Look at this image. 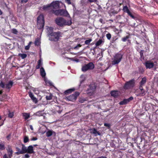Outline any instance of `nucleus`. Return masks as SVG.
I'll list each match as a JSON object with an SVG mask.
<instances>
[{"label": "nucleus", "mask_w": 158, "mask_h": 158, "mask_svg": "<svg viewBox=\"0 0 158 158\" xmlns=\"http://www.w3.org/2000/svg\"><path fill=\"white\" fill-rule=\"evenodd\" d=\"M30 128L31 129H33L31 125L30 126Z\"/></svg>", "instance_id": "nucleus-64"}, {"label": "nucleus", "mask_w": 158, "mask_h": 158, "mask_svg": "<svg viewBox=\"0 0 158 158\" xmlns=\"http://www.w3.org/2000/svg\"><path fill=\"white\" fill-rule=\"evenodd\" d=\"M2 10L0 9V15H1L2 14Z\"/></svg>", "instance_id": "nucleus-62"}, {"label": "nucleus", "mask_w": 158, "mask_h": 158, "mask_svg": "<svg viewBox=\"0 0 158 158\" xmlns=\"http://www.w3.org/2000/svg\"><path fill=\"white\" fill-rule=\"evenodd\" d=\"M7 95L6 94H2L0 96V101H4L7 99Z\"/></svg>", "instance_id": "nucleus-26"}, {"label": "nucleus", "mask_w": 158, "mask_h": 158, "mask_svg": "<svg viewBox=\"0 0 158 158\" xmlns=\"http://www.w3.org/2000/svg\"><path fill=\"white\" fill-rule=\"evenodd\" d=\"M92 40L91 38H89L88 40H86L85 42V44L86 45H89L91 42L92 41Z\"/></svg>", "instance_id": "nucleus-33"}, {"label": "nucleus", "mask_w": 158, "mask_h": 158, "mask_svg": "<svg viewBox=\"0 0 158 158\" xmlns=\"http://www.w3.org/2000/svg\"><path fill=\"white\" fill-rule=\"evenodd\" d=\"M143 52L144 51L143 50H141L139 52L140 58H144V57L143 56Z\"/></svg>", "instance_id": "nucleus-45"}, {"label": "nucleus", "mask_w": 158, "mask_h": 158, "mask_svg": "<svg viewBox=\"0 0 158 158\" xmlns=\"http://www.w3.org/2000/svg\"><path fill=\"white\" fill-rule=\"evenodd\" d=\"M133 99V98L131 96L128 99H124L123 101L120 102L119 104L120 105H125Z\"/></svg>", "instance_id": "nucleus-13"}, {"label": "nucleus", "mask_w": 158, "mask_h": 158, "mask_svg": "<svg viewBox=\"0 0 158 158\" xmlns=\"http://www.w3.org/2000/svg\"><path fill=\"white\" fill-rule=\"evenodd\" d=\"M106 36L108 40H110L111 37V34L110 33L107 34L106 35Z\"/></svg>", "instance_id": "nucleus-47"}, {"label": "nucleus", "mask_w": 158, "mask_h": 158, "mask_svg": "<svg viewBox=\"0 0 158 158\" xmlns=\"http://www.w3.org/2000/svg\"><path fill=\"white\" fill-rule=\"evenodd\" d=\"M49 13L50 14H54L56 16H61L68 17L69 16L68 12L64 9L55 10L53 9L50 10Z\"/></svg>", "instance_id": "nucleus-1"}, {"label": "nucleus", "mask_w": 158, "mask_h": 158, "mask_svg": "<svg viewBox=\"0 0 158 158\" xmlns=\"http://www.w3.org/2000/svg\"><path fill=\"white\" fill-rule=\"evenodd\" d=\"M71 5H72V6H73V10H74V8H75V9H76L75 5L73 3H72Z\"/></svg>", "instance_id": "nucleus-59"}, {"label": "nucleus", "mask_w": 158, "mask_h": 158, "mask_svg": "<svg viewBox=\"0 0 158 158\" xmlns=\"http://www.w3.org/2000/svg\"><path fill=\"white\" fill-rule=\"evenodd\" d=\"M34 44L36 46H38L40 45V42L39 40L38 39H36L35 41Z\"/></svg>", "instance_id": "nucleus-31"}, {"label": "nucleus", "mask_w": 158, "mask_h": 158, "mask_svg": "<svg viewBox=\"0 0 158 158\" xmlns=\"http://www.w3.org/2000/svg\"><path fill=\"white\" fill-rule=\"evenodd\" d=\"M95 67L94 64L92 62H89L82 66L81 70L83 72H85L88 70H92Z\"/></svg>", "instance_id": "nucleus-6"}, {"label": "nucleus", "mask_w": 158, "mask_h": 158, "mask_svg": "<svg viewBox=\"0 0 158 158\" xmlns=\"http://www.w3.org/2000/svg\"><path fill=\"white\" fill-rule=\"evenodd\" d=\"M3 93V91L2 90H0V94H2Z\"/></svg>", "instance_id": "nucleus-63"}, {"label": "nucleus", "mask_w": 158, "mask_h": 158, "mask_svg": "<svg viewBox=\"0 0 158 158\" xmlns=\"http://www.w3.org/2000/svg\"><path fill=\"white\" fill-rule=\"evenodd\" d=\"M67 58L68 59L71 60L72 61L78 62L79 61V60L78 59H75L73 58H69L67 57Z\"/></svg>", "instance_id": "nucleus-40"}, {"label": "nucleus", "mask_w": 158, "mask_h": 158, "mask_svg": "<svg viewBox=\"0 0 158 158\" xmlns=\"http://www.w3.org/2000/svg\"><path fill=\"white\" fill-rule=\"evenodd\" d=\"M47 34L48 36L49 35H50L52 33L54 32H53V28L52 27H47Z\"/></svg>", "instance_id": "nucleus-21"}, {"label": "nucleus", "mask_w": 158, "mask_h": 158, "mask_svg": "<svg viewBox=\"0 0 158 158\" xmlns=\"http://www.w3.org/2000/svg\"><path fill=\"white\" fill-rule=\"evenodd\" d=\"M103 42V41L102 40H99L95 44V45L96 46H98L101 45Z\"/></svg>", "instance_id": "nucleus-32"}, {"label": "nucleus", "mask_w": 158, "mask_h": 158, "mask_svg": "<svg viewBox=\"0 0 158 158\" xmlns=\"http://www.w3.org/2000/svg\"><path fill=\"white\" fill-rule=\"evenodd\" d=\"M10 136L11 135L10 134L6 136V138L8 140H9Z\"/></svg>", "instance_id": "nucleus-57"}, {"label": "nucleus", "mask_w": 158, "mask_h": 158, "mask_svg": "<svg viewBox=\"0 0 158 158\" xmlns=\"http://www.w3.org/2000/svg\"><path fill=\"white\" fill-rule=\"evenodd\" d=\"M98 158H107L106 157H104V156H100V157H99Z\"/></svg>", "instance_id": "nucleus-61"}, {"label": "nucleus", "mask_w": 158, "mask_h": 158, "mask_svg": "<svg viewBox=\"0 0 158 158\" xmlns=\"http://www.w3.org/2000/svg\"><path fill=\"white\" fill-rule=\"evenodd\" d=\"M13 84L14 82L11 80L9 81L6 84L2 81H1L0 83V87L1 88H6L10 90L13 86Z\"/></svg>", "instance_id": "nucleus-7"}, {"label": "nucleus", "mask_w": 158, "mask_h": 158, "mask_svg": "<svg viewBox=\"0 0 158 158\" xmlns=\"http://www.w3.org/2000/svg\"><path fill=\"white\" fill-rule=\"evenodd\" d=\"M40 73L41 76L43 77H44L46 76V73L44 68L42 67L40 69Z\"/></svg>", "instance_id": "nucleus-22"}, {"label": "nucleus", "mask_w": 158, "mask_h": 158, "mask_svg": "<svg viewBox=\"0 0 158 158\" xmlns=\"http://www.w3.org/2000/svg\"><path fill=\"white\" fill-rule=\"evenodd\" d=\"M44 23V18L43 15H40L37 18V28L43 31Z\"/></svg>", "instance_id": "nucleus-4"}, {"label": "nucleus", "mask_w": 158, "mask_h": 158, "mask_svg": "<svg viewBox=\"0 0 158 158\" xmlns=\"http://www.w3.org/2000/svg\"><path fill=\"white\" fill-rule=\"evenodd\" d=\"M5 149V145L2 143H0V150H3Z\"/></svg>", "instance_id": "nucleus-39"}, {"label": "nucleus", "mask_w": 158, "mask_h": 158, "mask_svg": "<svg viewBox=\"0 0 158 158\" xmlns=\"http://www.w3.org/2000/svg\"><path fill=\"white\" fill-rule=\"evenodd\" d=\"M85 79H83L82 80H81L80 81V84L81 85L82 83L84 82V81H85Z\"/></svg>", "instance_id": "nucleus-58"}, {"label": "nucleus", "mask_w": 158, "mask_h": 158, "mask_svg": "<svg viewBox=\"0 0 158 158\" xmlns=\"http://www.w3.org/2000/svg\"><path fill=\"white\" fill-rule=\"evenodd\" d=\"M139 93L137 95V96H143L145 94V90L144 89L139 91Z\"/></svg>", "instance_id": "nucleus-28"}, {"label": "nucleus", "mask_w": 158, "mask_h": 158, "mask_svg": "<svg viewBox=\"0 0 158 158\" xmlns=\"http://www.w3.org/2000/svg\"><path fill=\"white\" fill-rule=\"evenodd\" d=\"M14 115V114L13 112H10L9 111V112L8 114V116L9 117H10V118H12L13 117Z\"/></svg>", "instance_id": "nucleus-46"}, {"label": "nucleus", "mask_w": 158, "mask_h": 158, "mask_svg": "<svg viewBox=\"0 0 158 158\" xmlns=\"http://www.w3.org/2000/svg\"><path fill=\"white\" fill-rule=\"evenodd\" d=\"M3 158H10V157L9 156H7L6 154L4 155Z\"/></svg>", "instance_id": "nucleus-55"}, {"label": "nucleus", "mask_w": 158, "mask_h": 158, "mask_svg": "<svg viewBox=\"0 0 158 158\" xmlns=\"http://www.w3.org/2000/svg\"><path fill=\"white\" fill-rule=\"evenodd\" d=\"M146 69H151L154 66V63L149 61H147L144 63Z\"/></svg>", "instance_id": "nucleus-14"}, {"label": "nucleus", "mask_w": 158, "mask_h": 158, "mask_svg": "<svg viewBox=\"0 0 158 158\" xmlns=\"http://www.w3.org/2000/svg\"><path fill=\"white\" fill-rule=\"evenodd\" d=\"M146 81L147 78L145 77L142 78L141 81L139 83V85L144 86V84L146 83Z\"/></svg>", "instance_id": "nucleus-25"}, {"label": "nucleus", "mask_w": 158, "mask_h": 158, "mask_svg": "<svg viewBox=\"0 0 158 158\" xmlns=\"http://www.w3.org/2000/svg\"><path fill=\"white\" fill-rule=\"evenodd\" d=\"M27 153L29 154H32L34 153V148L32 145H30L27 147Z\"/></svg>", "instance_id": "nucleus-17"}, {"label": "nucleus", "mask_w": 158, "mask_h": 158, "mask_svg": "<svg viewBox=\"0 0 158 158\" xmlns=\"http://www.w3.org/2000/svg\"><path fill=\"white\" fill-rule=\"evenodd\" d=\"M130 37V35H127L126 36L124 37H123L122 38V40L123 42H125L127 39L129 38Z\"/></svg>", "instance_id": "nucleus-35"}, {"label": "nucleus", "mask_w": 158, "mask_h": 158, "mask_svg": "<svg viewBox=\"0 0 158 158\" xmlns=\"http://www.w3.org/2000/svg\"><path fill=\"white\" fill-rule=\"evenodd\" d=\"M90 2H94L95 1V0H88Z\"/></svg>", "instance_id": "nucleus-60"}, {"label": "nucleus", "mask_w": 158, "mask_h": 158, "mask_svg": "<svg viewBox=\"0 0 158 158\" xmlns=\"http://www.w3.org/2000/svg\"><path fill=\"white\" fill-rule=\"evenodd\" d=\"M86 101V100L84 98H80L79 100V102L81 103H83L85 101Z\"/></svg>", "instance_id": "nucleus-44"}, {"label": "nucleus", "mask_w": 158, "mask_h": 158, "mask_svg": "<svg viewBox=\"0 0 158 158\" xmlns=\"http://www.w3.org/2000/svg\"><path fill=\"white\" fill-rule=\"evenodd\" d=\"M16 149L17 151V152H16V154L19 155L20 154H23V153H20V151H21V150L19 148H17Z\"/></svg>", "instance_id": "nucleus-43"}, {"label": "nucleus", "mask_w": 158, "mask_h": 158, "mask_svg": "<svg viewBox=\"0 0 158 158\" xmlns=\"http://www.w3.org/2000/svg\"><path fill=\"white\" fill-rule=\"evenodd\" d=\"M89 131L90 133L94 134L95 136H97L98 135H101L100 133L97 131L96 129L95 128H90Z\"/></svg>", "instance_id": "nucleus-15"}, {"label": "nucleus", "mask_w": 158, "mask_h": 158, "mask_svg": "<svg viewBox=\"0 0 158 158\" xmlns=\"http://www.w3.org/2000/svg\"><path fill=\"white\" fill-rule=\"evenodd\" d=\"M22 148L21 151H20V153H23V154L27 153V148L23 144H22Z\"/></svg>", "instance_id": "nucleus-24"}, {"label": "nucleus", "mask_w": 158, "mask_h": 158, "mask_svg": "<svg viewBox=\"0 0 158 158\" xmlns=\"http://www.w3.org/2000/svg\"><path fill=\"white\" fill-rule=\"evenodd\" d=\"M56 24L59 26L63 27L65 26H70L72 23L71 20H66L62 17H58L55 20Z\"/></svg>", "instance_id": "nucleus-2"}, {"label": "nucleus", "mask_w": 158, "mask_h": 158, "mask_svg": "<svg viewBox=\"0 0 158 158\" xmlns=\"http://www.w3.org/2000/svg\"><path fill=\"white\" fill-rule=\"evenodd\" d=\"M110 94L111 96L114 98L117 97L119 95L118 92L117 90L112 91L110 92Z\"/></svg>", "instance_id": "nucleus-20"}, {"label": "nucleus", "mask_w": 158, "mask_h": 158, "mask_svg": "<svg viewBox=\"0 0 158 158\" xmlns=\"http://www.w3.org/2000/svg\"><path fill=\"white\" fill-rule=\"evenodd\" d=\"M143 85H139V88L136 90V92H139V91L140 90H142L143 89H144L143 88Z\"/></svg>", "instance_id": "nucleus-42"}, {"label": "nucleus", "mask_w": 158, "mask_h": 158, "mask_svg": "<svg viewBox=\"0 0 158 158\" xmlns=\"http://www.w3.org/2000/svg\"><path fill=\"white\" fill-rule=\"evenodd\" d=\"M37 115H39V116H41L42 115V112L41 111H39L36 113Z\"/></svg>", "instance_id": "nucleus-50"}, {"label": "nucleus", "mask_w": 158, "mask_h": 158, "mask_svg": "<svg viewBox=\"0 0 158 158\" xmlns=\"http://www.w3.org/2000/svg\"><path fill=\"white\" fill-rule=\"evenodd\" d=\"M52 135L55 136L56 135V133L55 131L51 130H48L46 134V135L47 137H49Z\"/></svg>", "instance_id": "nucleus-18"}, {"label": "nucleus", "mask_w": 158, "mask_h": 158, "mask_svg": "<svg viewBox=\"0 0 158 158\" xmlns=\"http://www.w3.org/2000/svg\"><path fill=\"white\" fill-rule=\"evenodd\" d=\"M81 45L80 44H78L76 46H75L74 48V49H76L77 48H78L81 47Z\"/></svg>", "instance_id": "nucleus-52"}, {"label": "nucleus", "mask_w": 158, "mask_h": 158, "mask_svg": "<svg viewBox=\"0 0 158 158\" xmlns=\"http://www.w3.org/2000/svg\"><path fill=\"white\" fill-rule=\"evenodd\" d=\"M65 2L68 5L72 4L71 2V0H64Z\"/></svg>", "instance_id": "nucleus-48"}, {"label": "nucleus", "mask_w": 158, "mask_h": 158, "mask_svg": "<svg viewBox=\"0 0 158 158\" xmlns=\"http://www.w3.org/2000/svg\"><path fill=\"white\" fill-rule=\"evenodd\" d=\"M24 157L25 158H29L30 156L28 153H27L24 155Z\"/></svg>", "instance_id": "nucleus-51"}, {"label": "nucleus", "mask_w": 158, "mask_h": 158, "mask_svg": "<svg viewBox=\"0 0 158 158\" xmlns=\"http://www.w3.org/2000/svg\"><path fill=\"white\" fill-rule=\"evenodd\" d=\"M146 24V25L149 27H150L152 28L154 27V25L150 22H147Z\"/></svg>", "instance_id": "nucleus-36"}, {"label": "nucleus", "mask_w": 158, "mask_h": 158, "mask_svg": "<svg viewBox=\"0 0 158 158\" xmlns=\"http://www.w3.org/2000/svg\"><path fill=\"white\" fill-rule=\"evenodd\" d=\"M104 126L106 127H107L108 128H110V125L108 123H104Z\"/></svg>", "instance_id": "nucleus-49"}, {"label": "nucleus", "mask_w": 158, "mask_h": 158, "mask_svg": "<svg viewBox=\"0 0 158 158\" xmlns=\"http://www.w3.org/2000/svg\"><path fill=\"white\" fill-rule=\"evenodd\" d=\"M52 95L50 94L49 95H47L46 97V98L47 100H50L52 99Z\"/></svg>", "instance_id": "nucleus-37"}, {"label": "nucleus", "mask_w": 158, "mask_h": 158, "mask_svg": "<svg viewBox=\"0 0 158 158\" xmlns=\"http://www.w3.org/2000/svg\"><path fill=\"white\" fill-rule=\"evenodd\" d=\"M29 139L28 137L27 136H25L24 137L23 142L24 143H26L29 141Z\"/></svg>", "instance_id": "nucleus-34"}, {"label": "nucleus", "mask_w": 158, "mask_h": 158, "mask_svg": "<svg viewBox=\"0 0 158 158\" xmlns=\"http://www.w3.org/2000/svg\"><path fill=\"white\" fill-rule=\"evenodd\" d=\"M28 0H21L22 3H26L27 2Z\"/></svg>", "instance_id": "nucleus-56"}, {"label": "nucleus", "mask_w": 158, "mask_h": 158, "mask_svg": "<svg viewBox=\"0 0 158 158\" xmlns=\"http://www.w3.org/2000/svg\"><path fill=\"white\" fill-rule=\"evenodd\" d=\"M37 138L36 137H33L32 139H31V141H35L37 140Z\"/></svg>", "instance_id": "nucleus-53"}, {"label": "nucleus", "mask_w": 158, "mask_h": 158, "mask_svg": "<svg viewBox=\"0 0 158 158\" xmlns=\"http://www.w3.org/2000/svg\"><path fill=\"white\" fill-rule=\"evenodd\" d=\"M41 61L40 60H39L38 62V65L36 66V68L37 69L40 68L41 65Z\"/></svg>", "instance_id": "nucleus-29"}, {"label": "nucleus", "mask_w": 158, "mask_h": 158, "mask_svg": "<svg viewBox=\"0 0 158 158\" xmlns=\"http://www.w3.org/2000/svg\"><path fill=\"white\" fill-rule=\"evenodd\" d=\"M29 97L35 103H36L37 102V99L34 96L32 93L30 92L29 93Z\"/></svg>", "instance_id": "nucleus-19"}, {"label": "nucleus", "mask_w": 158, "mask_h": 158, "mask_svg": "<svg viewBox=\"0 0 158 158\" xmlns=\"http://www.w3.org/2000/svg\"><path fill=\"white\" fill-rule=\"evenodd\" d=\"M97 87L96 84L94 83H91L89 86V88L86 90L87 94L90 96L93 95L94 92L96 90Z\"/></svg>", "instance_id": "nucleus-5"}, {"label": "nucleus", "mask_w": 158, "mask_h": 158, "mask_svg": "<svg viewBox=\"0 0 158 158\" xmlns=\"http://www.w3.org/2000/svg\"><path fill=\"white\" fill-rule=\"evenodd\" d=\"M62 33L60 31L54 32L49 35V39L52 41L57 42L59 40L60 38L62 37Z\"/></svg>", "instance_id": "nucleus-3"}, {"label": "nucleus", "mask_w": 158, "mask_h": 158, "mask_svg": "<svg viewBox=\"0 0 158 158\" xmlns=\"http://www.w3.org/2000/svg\"><path fill=\"white\" fill-rule=\"evenodd\" d=\"M80 93L78 91H76L75 93L67 97V99L69 101H75L77 97L80 95Z\"/></svg>", "instance_id": "nucleus-10"}, {"label": "nucleus", "mask_w": 158, "mask_h": 158, "mask_svg": "<svg viewBox=\"0 0 158 158\" xmlns=\"http://www.w3.org/2000/svg\"><path fill=\"white\" fill-rule=\"evenodd\" d=\"M51 7L50 4H48L47 5H44L43 7V9L44 10H46L48 9L49 8Z\"/></svg>", "instance_id": "nucleus-38"}, {"label": "nucleus", "mask_w": 158, "mask_h": 158, "mask_svg": "<svg viewBox=\"0 0 158 158\" xmlns=\"http://www.w3.org/2000/svg\"><path fill=\"white\" fill-rule=\"evenodd\" d=\"M11 32L15 34H17L18 33V31L15 28H13L11 30Z\"/></svg>", "instance_id": "nucleus-41"}, {"label": "nucleus", "mask_w": 158, "mask_h": 158, "mask_svg": "<svg viewBox=\"0 0 158 158\" xmlns=\"http://www.w3.org/2000/svg\"><path fill=\"white\" fill-rule=\"evenodd\" d=\"M7 151L9 157L10 158H11L12 156V154L13 152L11 146H10L9 145H8V148L7 149Z\"/></svg>", "instance_id": "nucleus-16"}, {"label": "nucleus", "mask_w": 158, "mask_h": 158, "mask_svg": "<svg viewBox=\"0 0 158 158\" xmlns=\"http://www.w3.org/2000/svg\"><path fill=\"white\" fill-rule=\"evenodd\" d=\"M123 55L119 52L116 53L114 56V59L112 61L113 64H118L122 59Z\"/></svg>", "instance_id": "nucleus-8"}, {"label": "nucleus", "mask_w": 158, "mask_h": 158, "mask_svg": "<svg viewBox=\"0 0 158 158\" xmlns=\"http://www.w3.org/2000/svg\"><path fill=\"white\" fill-rule=\"evenodd\" d=\"M60 3H61V1H53L50 4L51 7H52L53 9H58L60 7Z\"/></svg>", "instance_id": "nucleus-12"}, {"label": "nucleus", "mask_w": 158, "mask_h": 158, "mask_svg": "<svg viewBox=\"0 0 158 158\" xmlns=\"http://www.w3.org/2000/svg\"><path fill=\"white\" fill-rule=\"evenodd\" d=\"M135 80L133 79L128 81L126 82L124 86L125 89H128L131 88H133L135 86Z\"/></svg>", "instance_id": "nucleus-9"}, {"label": "nucleus", "mask_w": 158, "mask_h": 158, "mask_svg": "<svg viewBox=\"0 0 158 158\" xmlns=\"http://www.w3.org/2000/svg\"><path fill=\"white\" fill-rule=\"evenodd\" d=\"M19 56L21 57L22 59H24L27 57V55L25 53H19Z\"/></svg>", "instance_id": "nucleus-30"}, {"label": "nucleus", "mask_w": 158, "mask_h": 158, "mask_svg": "<svg viewBox=\"0 0 158 158\" xmlns=\"http://www.w3.org/2000/svg\"><path fill=\"white\" fill-rule=\"evenodd\" d=\"M29 48H30V46L29 45H28L27 46H26L25 47V49L26 50H28L29 49Z\"/></svg>", "instance_id": "nucleus-54"}, {"label": "nucleus", "mask_w": 158, "mask_h": 158, "mask_svg": "<svg viewBox=\"0 0 158 158\" xmlns=\"http://www.w3.org/2000/svg\"><path fill=\"white\" fill-rule=\"evenodd\" d=\"M122 10L123 12L127 13L128 15L130 16L132 19H136L137 17L135 16L132 14L129 10L127 6H123Z\"/></svg>", "instance_id": "nucleus-11"}, {"label": "nucleus", "mask_w": 158, "mask_h": 158, "mask_svg": "<svg viewBox=\"0 0 158 158\" xmlns=\"http://www.w3.org/2000/svg\"><path fill=\"white\" fill-rule=\"evenodd\" d=\"M75 90V88H74L68 89L65 90L64 92V94L65 95H67L68 94L71 93L72 92L74 91Z\"/></svg>", "instance_id": "nucleus-23"}, {"label": "nucleus", "mask_w": 158, "mask_h": 158, "mask_svg": "<svg viewBox=\"0 0 158 158\" xmlns=\"http://www.w3.org/2000/svg\"><path fill=\"white\" fill-rule=\"evenodd\" d=\"M23 116L24 117V119L26 120L30 117V115L29 113H23Z\"/></svg>", "instance_id": "nucleus-27"}]
</instances>
